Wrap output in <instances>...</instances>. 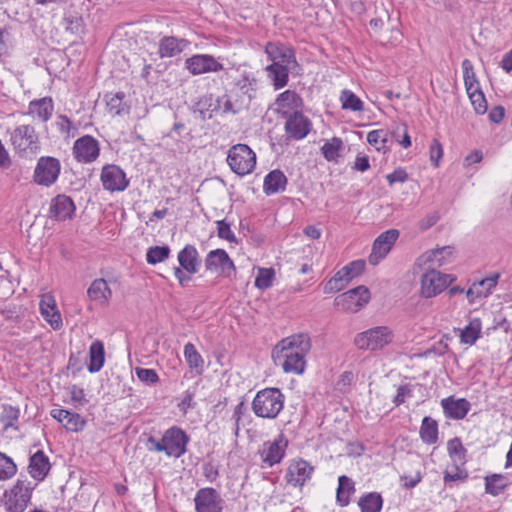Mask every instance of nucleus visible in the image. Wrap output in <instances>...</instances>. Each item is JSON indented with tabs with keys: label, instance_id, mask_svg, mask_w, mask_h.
<instances>
[{
	"label": "nucleus",
	"instance_id": "39",
	"mask_svg": "<svg viewBox=\"0 0 512 512\" xmlns=\"http://www.w3.org/2000/svg\"><path fill=\"white\" fill-rule=\"evenodd\" d=\"M358 506L361 512H380L383 506V498L377 492H370L360 497Z\"/></svg>",
	"mask_w": 512,
	"mask_h": 512
},
{
	"label": "nucleus",
	"instance_id": "29",
	"mask_svg": "<svg viewBox=\"0 0 512 512\" xmlns=\"http://www.w3.org/2000/svg\"><path fill=\"white\" fill-rule=\"evenodd\" d=\"M87 296L92 301L101 305H107L112 298V291L107 281L103 278H99L92 281L87 290Z\"/></svg>",
	"mask_w": 512,
	"mask_h": 512
},
{
	"label": "nucleus",
	"instance_id": "5",
	"mask_svg": "<svg viewBox=\"0 0 512 512\" xmlns=\"http://www.w3.org/2000/svg\"><path fill=\"white\" fill-rule=\"evenodd\" d=\"M227 163L234 173L245 176L253 171L256 165V154L248 145L236 144L228 151Z\"/></svg>",
	"mask_w": 512,
	"mask_h": 512
},
{
	"label": "nucleus",
	"instance_id": "56",
	"mask_svg": "<svg viewBox=\"0 0 512 512\" xmlns=\"http://www.w3.org/2000/svg\"><path fill=\"white\" fill-rule=\"evenodd\" d=\"M135 374L141 382L147 385H154L159 382V376L154 369L136 367Z\"/></svg>",
	"mask_w": 512,
	"mask_h": 512
},
{
	"label": "nucleus",
	"instance_id": "1",
	"mask_svg": "<svg viewBox=\"0 0 512 512\" xmlns=\"http://www.w3.org/2000/svg\"><path fill=\"white\" fill-rule=\"evenodd\" d=\"M310 337L306 333L282 339L273 349V358L285 373L301 375L306 368V355L311 350Z\"/></svg>",
	"mask_w": 512,
	"mask_h": 512
},
{
	"label": "nucleus",
	"instance_id": "30",
	"mask_svg": "<svg viewBox=\"0 0 512 512\" xmlns=\"http://www.w3.org/2000/svg\"><path fill=\"white\" fill-rule=\"evenodd\" d=\"M54 110V104L51 97L32 100L28 106V114L36 116L41 122H47Z\"/></svg>",
	"mask_w": 512,
	"mask_h": 512
},
{
	"label": "nucleus",
	"instance_id": "44",
	"mask_svg": "<svg viewBox=\"0 0 512 512\" xmlns=\"http://www.w3.org/2000/svg\"><path fill=\"white\" fill-rule=\"evenodd\" d=\"M276 104L281 108L297 109L302 106V98L292 90H286L278 95Z\"/></svg>",
	"mask_w": 512,
	"mask_h": 512
},
{
	"label": "nucleus",
	"instance_id": "14",
	"mask_svg": "<svg viewBox=\"0 0 512 512\" xmlns=\"http://www.w3.org/2000/svg\"><path fill=\"white\" fill-rule=\"evenodd\" d=\"M399 231L397 229H389L382 232L373 242L372 251L368 257L371 265H377L383 260L399 238Z\"/></svg>",
	"mask_w": 512,
	"mask_h": 512
},
{
	"label": "nucleus",
	"instance_id": "32",
	"mask_svg": "<svg viewBox=\"0 0 512 512\" xmlns=\"http://www.w3.org/2000/svg\"><path fill=\"white\" fill-rule=\"evenodd\" d=\"M105 349L104 344L100 340L92 342L89 348V364L88 371L90 373L99 372L104 366Z\"/></svg>",
	"mask_w": 512,
	"mask_h": 512
},
{
	"label": "nucleus",
	"instance_id": "63",
	"mask_svg": "<svg viewBox=\"0 0 512 512\" xmlns=\"http://www.w3.org/2000/svg\"><path fill=\"white\" fill-rule=\"evenodd\" d=\"M400 480L403 488L412 489L422 481V474L420 471H416L414 476L401 475Z\"/></svg>",
	"mask_w": 512,
	"mask_h": 512
},
{
	"label": "nucleus",
	"instance_id": "42",
	"mask_svg": "<svg viewBox=\"0 0 512 512\" xmlns=\"http://www.w3.org/2000/svg\"><path fill=\"white\" fill-rule=\"evenodd\" d=\"M506 487V478L502 474H492L485 477V492L487 494L498 496Z\"/></svg>",
	"mask_w": 512,
	"mask_h": 512
},
{
	"label": "nucleus",
	"instance_id": "33",
	"mask_svg": "<svg viewBox=\"0 0 512 512\" xmlns=\"http://www.w3.org/2000/svg\"><path fill=\"white\" fill-rule=\"evenodd\" d=\"M184 357L185 361L196 375H202L204 372V359L202 355L197 351L195 345L191 342H188L184 346Z\"/></svg>",
	"mask_w": 512,
	"mask_h": 512
},
{
	"label": "nucleus",
	"instance_id": "4",
	"mask_svg": "<svg viewBox=\"0 0 512 512\" xmlns=\"http://www.w3.org/2000/svg\"><path fill=\"white\" fill-rule=\"evenodd\" d=\"M10 142L20 157L35 155L40 150V141L32 125H19L10 132Z\"/></svg>",
	"mask_w": 512,
	"mask_h": 512
},
{
	"label": "nucleus",
	"instance_id": "11",
	"mask_svg": "<svg viewBox=\"0 0 512 512\" xmlns=\"http://www.w3.org/2000/svg\"><path fill=\"white\" fill-rule=\"evenodd\" d=\"M370 300V291L366 286L360 285L338 295L334 303L343 310L359 311Z\"/></svg>",
	"mask_w": 512,
	"mask_h": 512
},
{
	"label": "nucleus",
	"instance_id": "59",
	"mask_svg": "<svg viewBox=\"0 0 512 512\" xmlns=\"http://www.w3.org/2000/svg\"><path fill=\"white\" fill-rule=\"evenodd\" d=\"M413 396V385L407 383L400 385L397 389V394L393 398V403L395 406H400L405 402L406 398H410Z\"/></svg>",
	"mask_w": 512,
	"mask_h": 512
},
{
	"label": "nucleus",
	"instance_id": "7",
	"mask_svg": "<svg viewBox=\"0 0 512 512\" xmlns=\"http://www.w3.org/2000/svg\"><path fill=\"white\" fill-rule=\"evenodd\" d=\"M34 487L27 479H18L14 486L4 493V505L8 512H24L27 508Z\"/></svg>",
	"mask_w": 512,
	"mask_h": 512
},
{
	"label": "nucleus",
	"instance_id": "49",
	"mask_svg": "<svg viewBox=\"0 0 512 512\" xmlns=\"http://www.w3.org/2000/svg\"><path fill=\"white\" fill-rule=\"evenodd\" d=\"M343 142L340 138L334 137L331 141L326 142L321 151L327 161H335L339 156V151L342 148Z\"/></svg>",
	"mask_w": 512,
	"mask_h": 512
},
{
	"label": "nucleus",
	"instance_id": "55",
	"mask_svg": "<svg viewBox=\"0 0 512 512\" xmlns=\"http://www.w3.org/2000/svg\"><path fill=\"white\" fill-rule=\"evenodd\" d=\"M467 94L474 106L476 113L484 114L487 110V102L481 89H476L475 92H467Z\"/></svg>",
	"mask_w": 512,
	"mask_h": 512
},
{
	"label": "nucleus",
	"instance_id": "36",
	"mask_svg": "<svg viewBox=\"0 0 512 512\" xmlns=\"http://www.w3.org/2000/svg\"><path fill=\"white\" fill-rule=\"evenodd\" d=\"M420 438L427 444L432 445L438 441V423L429 416L424 417L420 427Z\"/></svg>",
	"mask_w": 512,
	"mask_h": 512
},
{
	"label": "nucleus",
	"instance_id": "35",
	"mask_svg": "<svg viewBox=\"0 0 512 512\" xmlns=\"http://www.w3.org/2000/svg\"><path fill=\"white\" fill-rule=\"evenodd\" d=\"M355 492V483L346 475L338 478L336 502L340 507H346L350 503V496Z\"/></svg>",
	"mask_w": 512,
	"mask_h": 512
},
{
	"label": "nucleus",
	"instance_id": "31",
	"mask_svg": "<svg viewBox=\"0 0 512 512\" xmlns=\"http://www.w3.org/2000/svg\"><path fill=\"white\" fill-rule=\"evenodd\" d=\"M220 101L212 94L202 96L195 104V111L199 112L201 119H211L214 113L220 111Z\"/></svg>",
	"mask_w": 512,
	"mask_h": 512
},
{
	"label": "nucleus",
	"instance_id": "12",
	"mask_svg": "<svg viewBox=\"0 0 512 512\" xmlns=\"http://www.w3.org/2000/svg\"><path fill=\"white\" fill-rule=\"evenodd\" d=\"M72 154L79 163H93L100 155V143L93 136L84 135L74 142Z\"/></svg>",
	"mask_w": 512,
	"mask_h": 512
},
{
	"label": "nucleus",
	"instance_id": "2",
	"mask_svg": "<svg viewBox=\"0 0 512 512\" xmlns=\"http://www.w3.org/2000/svg\"><path fill=\"white\" fill-rule=\"evenodd\" d=\"M190 441L189 435L180 427L168 428L160 440L150 437L148 443L153 450L164 452L168 457L180 458L187 452V445Z\"/></svg>",
	"mask_w": 512,
	"mask_h": 512
},
{
	"label": "nucleus",
	"instance_id": "51",
	"mask_svg": "<svg viewBox=\"0 0 512 512\" xmlns=\"http://www.w3.org/2000/svg\"><path fill=\"white\" fill-rule=\"evenodd\" d=\"M220 101V106L223 113H232L237 114L240 110H242L245 106L244 100L236 99L235 101L231 100L229 95H223L218 97Z\"/></svg>",
	"mask_w": 512,
	"mask_h": 512
},
{
	"label": "nucleus",
	"instance_id": "24",
	"mask_svg": "<svg viewBox=\"0 0 512 512\" xmlns=\"http://www.w3.org/2000/svg\"><path fill=\"white\" fill-rule=\"evenodd\" d=\"M441 406L445 416L454 420L465 418L471 407L470 402L465 398L454 399L453 396L442 399Z\"/></svg>",
	"mask_w": 512,
	"mask_h": 512
},
{
	"label": "nucleus",
	"instance_id": "38",
	"mask_svg": "<svg viewBox=\"0 0 512 512\" xmlns=\"http://www.w3.org/2000/svg\"><path fill=\"white\" fill-rule=\"evenodd\" d=\"M235 85L241 93V95L239 96L240 100H244V104L246 107L249 106L251 100L255 97L256 79L244 75L235 83Z\"/></svg>",
	"mask_w": 512,
	"mask_h": 512
},
{
	"label": "nucleus",
	"instance_id": "40",
	"mask_svg": "<svg viewBox=\"0 0 512 512\" xmlns=\"http://www.w3.org/2000/svg\"><path fill=\"white\" fill-rule=\"evenodd\" d=\"M482 323L479 318H473L461 331V342L468 345H473L480 337Z\"/></svg>",
	"mask_w": 512,
	"mask_h": 512
},
{
	"label": "nucleus",
	"instance_id": "18",
	"mask_svg": "<svg viewBox=\"0 0 512 512\" xmlns=\"http://www.w3.org/2000/svg\"><path fill=\"white\" fill-rule=\"evenodd\" d=\"M185 66L193 75L218 72L223 69V64L209 54L193 55L185 60Z\"/></svg>",
	"mask_w": 512,
	"mask_h": 512
},
{
	"label": "nucleus",
	"instance_id": "48",
	"mask_svg": "<svg viewBox=\"0 0 512 512\" xmlns=\"http://www.w3.org/2000/svg\"><path fill=\"white\" fill-rule=\"evenodd\" d=\"M56 127L65 138H74L78 134V128L66 115H58Z\"/></svg>",
	"mask_w": 512,
	"mask_h": 512
},
{
	"label": "nucleus",
	"instance_id": "60",
	"mask_svg": "<svg viewBox=\"0 0 512 512\" xmlns=\"http://www.w3.org/2000/svg\"><path fill=\"white\" fill-rule=\"evenodd\" d=\"M218 237L228 242H236V236L231 230L230 224L225 220L217 221Z\"/></svg>",
	"mask_w": 512,
	"mask_h": 512
},
{
	"label": "nucleus",
	"instance_id": "52",
	"mask_svg": "<svg viewBox=\"0 0 512 512\" xmlns=\"http://www.w3.org/2000/svg\"><path fill=\"white\" fill-rule=\"evenodd\" d=\"M447 450H448L450 457H452V458L456 457L458 461H460L462 463L465 462L467 450L463 446L460 438L455 437V438L449 440L447 443Z\"/></svg>",
	"mask_w": 512,
	"mask_h": 512
},
{
	"label": "nucleus",
	"instance_id": "27",
	"mask_svg": "<svg viewBox=\"0 0 512 512\" xmlns=\"http://www.w3.org/2000/svg\"><path fill=\"white\" fill-rule=\"evenodd\" d=\"M39 308L43 318L54 330L62 327L61 314L56 307L55 300L51 296H44L40 301Z\"/></svg>",
	"mask_w": 512,
	"mask_h": 512
},
{
	"label": "nucleus",
	"instance_id": "20",
	"mask_svg": "<svg viewBox=\"0 0 512 512\" xmlns=\"http://www.w3.org/2000/svg\"><path fill=\"white\" fill-rule=\"evenodd\" d=\"M265 52L269 60L272 61L271 64L290 67L291 64L296 62L294 50L279 43L268 42L265 46Z\"/></svg>",
	"mask_w": 512,
	"mask_h": 512
},
{
	"label": "nucleus",
	"instance_id": "41",
	"mask_svg": "<svg viewBox=\"0 0 512 512\" xmlns=\"http://www.w3.org/2000/svg\"><path fill=\"white\" fill-rule=\"evenodd\" d=\"M64 27L74 35L80 36L84 33V21L82 16L75 11H67L63 18Z\"/></svg>",
	"mask_w": 512,
	"mask_h": 512
},
{
	"label": "nucleus",
	"instance_id": "45",
	"mask_svg": "<svg viewBox=\"0 0 512 512\" xmlns=\"http://www.w3.org/2000/svg\"><path fill=\"white\" fill-rule=\"evenodd\" d=\"M462 69L466 92H475L476 89H480L479 82L473 70V65L469 59H464L462 61Z\"/></svg>",
	"mask_w": 512,
	"mask_h": 512
},
{
	"label": "nucleus",
	"instance_id": "3",
	"mask_svg": "<svg viewBox=\"0 0 512 512\" xmlns=\"http://www.w3.org/2000/svg\"><path fill=\"white\" fill-rule=\"evenodd\" d=\"M285 396L279 388H264L258 391L251 408L259 418L275 419L284 408Z\"/></svg>",
	"mask_w": 512,
	"mask_h": 512
},
{
	"label": "nucleus",
	"instance_id": "54",
	"mask_svg": "<svg viewBox=\"0 0 512 512\" xmlns=\"http://www.w3.org/2000/svg\"><path fill=\"white\" fill-rule=\"evenodd\" d=\"M499 277L500 275L498 273H495L473 284L479 287V290L483 297H487L492 293V290L496 287Z\"/></svg>",
	"mask_w": 512,
	"mask_h": 512
},
{
	"label": "nucleus",
	"instance_id": "21",
	"mask_svg": "<svg viewBox=\"0 0 512 512\" xmlns=\"http://www.w3.org/2000/svg\"><path fill=\"white\" fill-rule=\"evenodd\" d=\"M75 209V204L69 196L59 194L51 200L49 216L56 220L70 219Z\"/></svg>",
	"mask_w": 512,
	"mask_h": 512
},
{
	"label": "nucleus",
	"instance_id": "46",
	"mask_svg": "<svg viewBox=\"0 0 512 512\" xmlns=\"http://www.w3.org/2000/svg\"><path fill=\"white\" fill-rule=\"evenodd\" d=\"M171 249L169 246H152L148 248L146 260L148 264L155 265L169 258Z\"/></svg>",
	"mask_w": 512,
	"mask_h": 512
},
{
	"label": "nucleus",
	"instance_id": "25",
	"mask_svg": "<svg viewBox=\"0 0 512 512\" xmlns=\"http://www.w3.org/2000/svg\"><path fill=\"white\" fill-rule=\"evenodd\" d=\"M51 416L59 421L66 430L71 432H79L86 425V421L82 416L66 409H52Z\"/></svg>",
	"mask_w": 512,
	"mask_h": 512
},
{
	"label": "nucleus",
	"instance_id": "19",
	"mask_svg": "<svg viewBox=\"0 0 512 512\" xmlns=\"http://www.w3.org/2000/svg\"><path fill=\"white\" fill-rule=\"evenodd\" d=\"M314 467L306 460L298 459L290 463L286 472V481L295 487H302L312 476Z\"/></svg>",
	"mask_w": 512,
	"mask_h": 512
},
{
	"label": "nucleus",
	"instance_id": "17",
	"mask_svg": "<svg viewBox=\"0 0 512 512\" xmlns=\"http://www.w3.org/2000/svg\"><path fill=\"white\" fill-rule=\"evenodd\" d=\"M196 512H222L223 499L219 492L211 487L201 488L197 491L195 498Z\"/></svg>",
	"mask_w": 512,
	"mask_h": 512
},
{
	"label": "nucleus",
	"instance_id": "23",
	"mask_svg": "<svg viewBox=\"0 0 512 512\" xmlns=\"http://www.w3.org/2000/svg\"><path fill=\"white\" fill-rule=\"evenodd\" d=\"M51 469L49 457L38 450L29 458L28 473L37 482L43 481Z\"/></svg>",
	"mask_w": 512,
	"mask_h": 512
},
{
	"label": "nucleus",
	"instance_id": "28",
	"mask_svg": "<svg viewBox=\"0 0 512 512\" xmlns=\"http://www.w3.org/2000/svg\"><path fill=\"white\" fill-rule=\"evenodd\" d=\"M287 183L288 180L283 171L275 169L264 177L263 191L268 196L277 194L286 189Z\"/></svg>",
	"mask_w": 512,
	"mask_h": 512
},
{
	"label": "nucleus",
	"instance_id": "6",
	"mask_svg": "<svg viewBox=\"0 0 512 512\" xmlns=\"http://www.w3.org/2000/svg\"><path fill=\"white\" fill-rule=\"evenodd\" d=\"M393 340V334L388 327L378 326L358 333L354 345L360 350L376 351L383 349Z\"/></svg>",
	"mask_w": 512,
	"mask_h": 512
},
{
	"label": "nucleus",
	"instance_id": "64",
	"mask_svg": "<svg viewBox=\"0 0 512 512\" xmlns=\"http://www.w3.org/2000/svg\"><path fill=\"white\" fill-rule=\"evenodd\" d=\"M386 179L389 185L392 186L395 183H404L408 179V174L404 169L398 168L395 169L392 173L388 174Z\"/></svg>",
	"mask_w": 512,
	"mask_h": 512
},
{
	"label": "nucleus",
	"instance_id": "10",
	"mask_svg": "<svg viewBox=\"0 0 512 512\" xmlns=\"http://www.w3.org/2000/svg\"><path fill=\"white\" fill-rule=\"evenodd\" d=\"M205 269L219 277L230 278L236 271L233 260L224 249L211 250L205 258Z\"/></svg>",
	"mask_w": 512,
	"mask_h": 512
},
{
	"label": "nucleus",
	"instance_id": "43",
	"mask_svg": "<svg viewBox=\"0 0 512 512\" xmlns=\"http://www.w3.org/2000/svg\"><path fill=\"white\" fill-rule=\"evenodd\" d=\"M342 109L360 112L364 109L363 101L351 90L344 89L340 95Z\"/></svg>",
	"mask_w": 512,
	"mask_h": 512
},
{
	"label": "nucleus",
	"instance_id": "22",
	"mask_svg": "<svg viewBox=\"0 0 512 512\" xmlns=\"http://www.w3.org/2000/svg\"><path fill=\"white\" fill-rule=\"evenodd\" d=\"M179 267L189 274H196L201 266L198 250L192 244H187L178 252Z\"/></svg>",
	"mask_w": 512,
	"mask_h": 512
},
{
	"label": "nucleus",
	"instance_id": "16",
	"mask_svg": "<svg viewBox=\"0 0 512 512\" xmlns=\"http://www.w3.org/2000/svg\"><path fill=\"white\" fill-rule=\"evenodd\" d=\"M287 446L288 441L285 440L282 433L275 440L264 442L262 449L259 451L263 464L272 467L280 463L285 456Z\"/></svg>",
	"mask_w": 512,
	"mask_h": 512
},
{
	"label": "nucleus",
	"instance_id": "9",
	"mask_svg": "<svg viewBox=\"0 0 512 512\" xmlns=\"http://www.w3.org/2000/svg\"><path fill=\"white\" fill-rule=\"evenodd\" d=\"M455 280L450 274H444L435 269H430L421 277L420 294L424 298H432L439 295Z\"/></svg>",
	"mask_w": 512,
	"mask_h": 512
},
{
	"label": "nucleus",
	"instance_id": "47",
	"mask_svg": "<svg viewBox=\"0 0 512 512\" xmlns=\"http://www.w3.org/2000/svg\"><path fill=\"white\" fill-rule=\"evenodd\" d=\"M17 473V465L13 459L5 453L0 452V480H8L15 476Z\"/></svg>",
	"mask_w": 512,
	"mask_h": 512
},
{
	"label": "nucleus",
	"instance_id": "62",
	"mask_svg": "<svg viewBox=\"0 0 512 512\" xmlns=\"http://www.w3.org/2000/svg\"><path fill=\"white\" fill-rule=\"evenodd\" d=\"M346 284L340 280V275H334L324 286V293L330 294L343 290Z\"/></svg>",
	"mask_w": 512,
	"mask_h": 512
},
{
	"label": "nucleus",
	"instance_id": "34",
	"mask_svg": "<svg viewBox=\"0 0 512 512\" xmlns=\"http://www.w3.org/2000/svg\"><path fill=\"white\" fill-rule=\"evenodd\" d=\"M19 418L20 409L18 407L10 404H3L1 406L0 423L3 426V431H8L9 429L19 431Z\"/></svg>",
	"mask_w": 512,
	"mask_h": 512
},
{
	"label": "nucleus",
	"instance_id": "58",
	"mask_svg": "<svg viewBox=\"0 0 512 512\" xmlns=\"http://www.w3.org/2000/svg\"><path fill=\"white\" fill-rule=\"evenodd\" d=\"M367 141L373 146H376L381 142L382 146L377 147L378 150L385 148L388 141V132L383 129L372 130L367 134Z\"/></svg>",
	"mask_w": 512,
	"mask_h": 512
},
{
	"label": "nucleus",
	"instance_id": "8",
	"mask_svg": "<svg viewBox=\"0 0 512 512\" xmlns=\"http://www.w3.org/2000/svg\"><path fill=\"white\" fill-rule=\"evenodd\" d=\"M61 172L59 159L52 156H41L34 169L33 181L43 187H50L56 183Z\"/></svg>",
	"mask_w": 512,
	"mask_h": 512
},
{
	"label": "nucleus",
	"instance_id": "37",
	"mask_svg": "<svg viewBox=\"0 0 512 512\" xmlns=\"http://www.w3.org/2000/svg\"><path fill=\"white\" fill-rule=\"evenodd\" d=\"M289 68L282 65L270 64L266 67L268 77L272 80L276 90L287 85L289 79Z\"/></svg>",
	"mask_w": 512,
	"mask_h": 512
},
{
	"label": "nucleus",
	"instance_id": "50",
	"mask_svg": "<svg viewBox=\"0 0 512 512\" xmlns=\"http://www.w3.org/2000/svg\"><path fill=\"white\" fill-rule=\"evenodd\" d=\"M274 277V269L260 268L255 278V286L260 290H266L272 286Z\"/></svg>",
	"mask_w": 512,
	"mask_h": 512
},
{
	"label": "nucleus",
	"instance_id": "61",
	"mask_svg": "<svg viewBox=\"0 0 512 512\" xmlns=\"http://www.w3.org/2000/svg\"><path fill=\"white\" fill-rule=\"evenodd\" d=\"M443 156V148L439 140L433 139L430 144V160L435 167H438L439 160Z\"/></svg>",
	"mask_w": 512,
	"mask_h": 512
},
{
	"label": "nucleus",
	"instance_id": "15",
	"mask_svg": "<svg viewBox=\"0 0 512 512\" xmlns=\"http://www.w3.org/2000/svg\"><path fill=\"white\" fill-rule=\"evenodd\" d=\"M100 180L103 188L109 192H121L129 186L125 172L115 164L103 166Z\"/></svg>",
	"mask_w": 512,
	"mask_h": 512
},
{
	"label": "nucleus",
	"instance_id": "53",
	"mask_svg": "<svg viewBox=\"0 0 512 512\" xmlns=\"http://www.w3.org/2000/svg\"><path fill=\"white\" fill-rule=\"evenodd\" d=\"M455 472L452 473L448 470H445L443 473V481L445 486L450 488L453 487V483L455 482H465L468 479V472L465 469L459 468L458 465H454Z\"/></svg>",
	"mask_w": 512,
	"mask_h": 512
},
{
	"label": "nucleus",
	"instance_id": "57",
	"mask_svg": "<svg viewBox=\"0 0 512 512\" xmlns=\"http://www.w3.org/2000/svg\"><path fill=\"white\" fill-rule=\"evenodd\" d=\"M107 108L110 113L120 115L125 110L123 94L117 93L109 96L107 99Z\"/></svg>",
	"mask_w": 512,
	"mask_h": 512
},
{
	"label": "nucleus",
	"instance_id": "13",
	"mask_svg": "<svg viewBox=\"0 0 512 512\" xmlns=\"http://www.w3.org/2000/svg\"><path fill=\"white\" fill-rule=\"evenodd\" d=\"M286 118L284 130L289 139L302 140L312 129V122L301 111L284 112Z\"/></svg>",
	"mask_w": 512,
	"mask_h": 512
},
{
	"label": "nucleus",
	"instance_id": "26",
	"mask_svg": "<svg viewBox=\"0 0 512 512\" xmlns=\"http://www.w3.org/2000/svg\"><path fill=\"white\" fill-rule=\"evenodd\" d=\"M188 41L175 36H164L159 41L158 55L160 58H172L180 55Z\"/></svg>",
	"mask_w": 512,
	"mask_h": 512
}]
</instances>
